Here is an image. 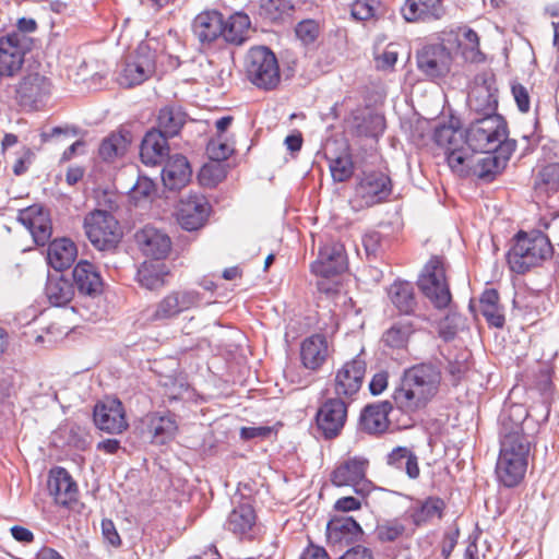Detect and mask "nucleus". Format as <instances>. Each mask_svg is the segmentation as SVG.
I'll use <instances>...</instances> for the list:
<instances>
[{"instance_id":"f704fd0d","label":"nucleus","mask_w":559,"mask_h":559,"mask_svg":"<svg viewBox=\"0 0 559 559\" xmlns=\"http://www.w3.org/2000/svg\"><path fill=\"white\" fill-rule=\"evenodd\" d=\"M73 280L81 294L94 296L100 292L102 280L95 266L87 261H80L73 270Z\"/></svg>"},{"instance_id":"09e8293b","label":"nucleus","mask_w":559,"mask_h":559,"mask_svg":"<svg viewBox=\"0 0 559 559\" xmlns=\"http://www.w3.org/2000/svg\"><path fill=\"white\" fill-rule=\"evenodd\" d=\"M537 186L546 191L556 192L559 190V164L545 166L539 175Z\"/></svg>"},{"instance_id":"69168bd1","label":"nucleus","mask_w":559,"mask_h":559,"mask_svg":"<svg viewBox=\"0 0 559 559\" xmlns=\"http://www.w3.org/2000/svg\"><path fill=\"white\" fill-rule=\"evenodd\" d=\"M37 28V23L33 19L22 17L19 19L16 23V28L8 32L7 34H20L24 37H31L29 35L34 33Z\"/></svg>"},{"instance_id":"7c9ffc66","label":"nucleus","mask_w":559,"mask_h":559,"mask_svg":"<svg viewBox=\"0 0 559 559\" xmlns=\"http://www.w3.org/2000/svg\"><path fill=\"white\" fill-rule=\"evenodd\" d=\"M167 136L157 130L148 131L141 143L140 156L145 165H157L168 155Z\"/></svg>"},{"instance_id":"dca6fc26","label":"nucleus","mask_w":559,"mask_h":559,"mask_svg":"<svg viewBox=\"0 0 559 559\" xmlns=\"http://www.w3.org/2000/svg\"><path fill=\"white\" fill-rule=\"evenodd\" d=\"M366 373V361L359 356L336 370L333 391L338 399L352 400L360 390Z\"/></svg>"},{"instance_id":"58836bf2","label":"nucleus","mask_w":559,"mask_h":559,"mask_svg":"<svg viewBox=\"0 0 559 559\" xmlns=\"http://www.w3.org/2000/svg\"><path fill=\"white\" fill-rule=\"evenodd\" d=\"M45 293L51 305L62 307L72 300L74 288L69 280L62 276H50L48 277Z\"/></svg>"},{"instance_id":"4be33fe9","label":"nucleus","mask_w":559,"mask_h":559,"mask_svg":"<svg viewBox=\"0 0 559 559\" xmlns=\"http://www.w3.org/2000/svg\"><path fill=\"white\" fill-rule=\"evenodd\" d=\"M94 421L100 430L108 433H121L128 427L124 409L117 399H106L97 403L94 408Z\"/></svg>"},{"instance_id":"6ab92c4d","label":"nucleus","mask_w":559,"mask_h":559,"mask_svg":"<svg viewBox=\"0 0 559 559\" xmlns=\"http://www.w3.org/2000/svg\"><path fill=\"white\" fill-rule=\"evenodd\" d=\"M210 209L205 197L197 193L189 194L180 201L177 213L178 223L186 230H197L204 226Z\"/></svg>"},{"instance_id":"8fccbe9b","label":"nucleus","mask_w":559,"mask_h":559,"mask_svg":"<svg viewBox=\"0 0 559 559\" xmlns=\"http://www.w3.org/2000/svg\"><path fill=\"white\" fill-rule=\"evenodd\" d=\"M206 152L212 160L219 162L227 159L233 154L234 146L222 135H217L209 142Z\"/></svg>"},{"instance_id":"4d7b16f0","label":"nucleus","mask_w":559,"mask_h":559,"mask_svg":"<svg viewBox=\"0 0 559 559\" xmlns=\"http://www.w3.org/2000/svg\"><path fill=\"white\" fill-rule=\"evenodd\" d=\"M261 8L270 19L276 20L292 7L286 0H261Z\"/></svg>"},{"instance_id":"aec40b11","label":"nucleus","mask_w":559,"mask_h":559,"mask_svg":"<svg viewBox=\"0 0 559 559\" xmlns=\"http://www.w3.org/2000/svg\"><path fill=\"white\" fill-rule=\"evenodd\" d=\"M347 267L345 248L341 242L330 241L320 248L317 261L311 264L314 274L330 277L344 272Z\"/></svg>"},{"instance_id":"9b49d317","label":"nucleus","mask_w":559,"mask_h":559,"mask_svg":"<svg viewBox=\"0 0 559 559\" xmlns=\"http://www.w3.org/2000/svg\"><path fill=\"white\" fill-rule=\"evenodd\" d=\"M391 180L382 173L364 174L352 200L353 207L360 210L379 204L391 194Z\"/></svg>"},{"instance_id":"5fc2aeb1","label":"nucleus","mask_w":559,"mask_h":559,"mask_svg":"<svg viewBox=\"0 0 559 559\" xmlns=\"http://www.w3.org/2000/svg\"><path fill=\"white\" fill-rule=\"evenodd\" d=\"M296 36L306 45L313 43L319 36V24L313 20H305L296 26Z\"/></svg>"},{"instance_id":"c9c22d12","label":"nucleus","mask_w":559,"mask_h":559,"mask_svg":"<svg viewBox=\"0 0 559 559\" xmlns=\"http://www.w3.org/2000/svg\"><path fill=\"white\" fill-rule=\"evenodd\" d=\"M168 267L162 260L144 261L138 270V282L147 289H158L165 285Z\"/></svg>"},{"instance_id":"e2e57ef3","label":"nucleus","mask_w":559,"mask_h":559,"mask_svg":"<svg viewBox=\"0 0 559 559\" xmlns=\"http://www.w3.org/2000/svg\"><path fill=\"white\" fill-rule=\"evenodd\" d=\"M512 94L516 102L519 109L522 112H527L530 110V95L527 90L521 84L512 85Z\"/></svg>"},{"instance_id":"603ef678","label":"nucleus","mask_w":559,"mask_h":559,"mask_svg":"<svg viewBox=\"0 0 559 559\" xmlns=\"http://www.w3.org/2000/svg\"><path fill=\"white\" fill-rule=\"evenodd\" d=\"M225 177V170L218 163L204 165L199 173L201 185L206 187H215Z\"/></svg>"},{"instance_id":"ea45409f","label":"nucleus","mask_w":559,"mask_h":559,"mask_svg":"<svg viewBox=\"0 0 559 559\" xmlns=\"http://www.w3.org/2000/svg\"><path fill=\"white\" fill-rule=\"evenodd\" d=\"M255 523V513L250 503L234 508L227 520V528L237 535H246Z\"/></svg>"},{"instance_id":"4468645a","label":"nucleus","mask_w":559,"mask_h":559,"mask_svg":"<svg viewBox=\"0 0 559 559\" xmlns=\"http://www.w3.org/2000/svg\"><path fill=\"white\" fill-rule=\"evenodd\" d=\"M33 46L32 37L20 34H3L0 36V73L13 76L21 70L25 56Z\"/></svg>"},{"instance_id":"7ed1b4c3","label":"nucleus","mask_w":559,"mask_h":559,"mask_svg":"<svg viewBox=\"0 0 559 559\" xmlns=\"http://www.w3.org/2000/svg\"><path fill=\"white\" fill-rule=\"evenodd\" d=\"M554 254L549 236L539 230L520 231L508 251L507 261L512 272L524 274L540 266Z\"/></svg>"},{"instance_id":"338daca9","label":"nucleus","mask_w":559,"mask_h":559,"mask_svg":"<svg viewBox=\"0 0 559 559\" xmlns=\"http://www.w3.org/2000/svg\"><path fill=\"white\" fill-rule=\"evenodd\" d=\"M388 372L380 371L376 373L369 384L371 394L379 395L388 388Z\"/></svg>"},{"instance_id":"79ce46f5","label":"nucleus","mask_w":559,"mask_h":559,"mask_svg":"<svg viewBox=\"0 0 559 559\" xmlns=\"http://www.w3.org/2000/svg\"><path fill=\"white\" fill-rule=\"evenodd\" d=\"M414 332V326L409 320H401L393 323L388 330H385L382 334V343L384 346L401 349L404 348L411 335Z\"/></svg>"},{"instance_id":"c756f323","label":"nucleus","mask_w":559,"mask_h":559,"mask_svg":"<svg viewBox=\"0 0 559 559\" xmlns=\"http://www.w3.org/2000/svg\"><path fill=\"white\" fill-rule=\"evenodd\" d=\"M223 15L217 11L202 12L193 21V33L202 44H210L223 36Z\"/></svg>"},{"instance_id":"c85d7f7f","label":"nucleus","mask_w":559,"mask_h":559,"mask_svg":"<svg viewBox=\"0 0 559 559\" xmlns=\"http://www.w3.org/2000/svg\"><path fill=\"white\" fill-rule=\"evenodd\" d=\"M407 22L439 20L444 15L440 0H406L401 9Z\"/></svg>"},{"instance_id":"423d86ee","label":"nucleus","mask_w":559,"mask_h":559,"mask_svg":"<svg viewBox=\"0 0 559 559\" xmlns=\"http://www.w3.org/2000/svg\"><path fill=\"white\" fill-rule=\"evenodd\" d=\"M532 442L518 441L511 437L500 439L496 475L503 486L509 488L515 487L524 478Z\"/></svg>"},{"instance_id":"6e6552de","label":"nucleus","mask_w":559,"mask_h":559,"mask_svg":"<svg viewBox=\"0 0 559 559\" xmlns=\"http://www.w3.org/2000/svg\"><path fill=\"white\" fill-rule=\"evenodd\" d=\"M248 79L258 87L270 90L280 82V69L275 55L266 47H253L246 57Z\"/></svg>"},{"instance_id":"a878e982","label":"nucleus","mask_w":559,"mask_h":559,"mask_svg":"<svg viewBox=\"0 0 559 559\" xmlns=\"http://www.w3.org/2000/svg\"><path fill=\"white\" fill-rule=\"evenodd\" d=\"M467 104L471 110L487 115H496L495 111L497 109V88L492 81L483 80L479 82L476 80L474 86L472 87Z\"/></svg>"},{"instance_id":"2eb2a0df","label":"nucleus","mask_w":559,"mask_h":559,"mask_svg":"<svg viewBox=\"0 0 559 559\" xmlns=\"http://www.w3.org/2000/svg\"><path fill=\"white\" fill-rule=\"evenodd\" d=\"M201 304V295L193 289L174 290L159 300L150 314V320L168 321Z\"/></svg>"},{"instance_id":"bb28decb","label":"nucleus","mask_w":559,"mask_h":559,"mask_svg":"<svg viewBox=\"0 0 559 559\" xmlns=\"http://www.w3.org/2000/svg\"><path fill=\"white\" fill-rule=\"evenodd\" d=\"M48 488L58 504L69 506L76 500L78 487L71 475L62 467L51 469Z\"/></svg>"},{"instance_id":"0e129e2a","label":"nucleus","mask_w":559,"mask_h":559,"mask_svg":"<svg viewBox=\"0 0 559 559\" xmlns=\"http://www.w3.org/2000/svg\"><path fill=\"white\" fill-rule=\"evenodd\" d=\"M272 433V428L267 426L259 427H242L240 429V437L243 440H250L254 438H266Z\"/></svg>"},{"instance_id":"3c124183","label":"nucleus","mask_w":559,"mask_h":559,"mask_svg":"<svg viewBox=\"0 0 559 559\" xmlns=\"http://www.w3.org/2000/svg\"><path fill=\"white\" fill-rule=\"evenodd\" d=\"M154 193V181L147 177L140 176L131 188L129 195L135 204H139L142 201L148 200Z\"/></svg>"},{"instance_id":"f8f14e48","label":"nucleus","mask_w":559,"mask_h":559,"mask_svg":"<svg viewBox=\"0 0 559 559\" xmlns=\"http://www.w3.org/2000/svg\"><path fill=\"white\" fill-rule=\"evenodd\" d=\"M50 94V80L37 72L27 73L15 85L16 102L28 110H38L44 107Z\"/></svg>"},{"instance_id":"2f4dec72","label":"nucleus","mask_w":559,"mask_h":559,"mask_svg":"<svg viewBox=\"0 0 559 559\" xmlns=\"http://www.w3.org/2000/svg\"><path fill=\"white\" fill-rule=\"evenodd\" d=\"M361 533L360 525L350 516H334L326 525V536L332 544H349Z\"/></svg>"},{"instance_id":"cd10ccee","label":"nucleus","mask_w":559,"mask_h":559,"mask_svg":"<svg viewBox=\"0 0 559 559\" xmlns=\"http://www.w3.org/2000/svg\"><path fill=\"white\" fill-rule=\"evenodd\" d=\"M191 178V168L183 155L175 154L168 158L163 171L162 180L169 190L183 188Z\"/></svg>"},{"instance_id":"20e7f679","label":"nucleus","mask_w":559,"mask_h":559,"mask_svg":"<svg viewBox=\"0 0 559 559\" xmlns=\"http://www.w3.org/2000/svg\"><path fill=\"white\" fill-rule=\"evenodd\" d=\"M157 46L156 40L150 39L127 55L117 66V83L122 87H133L152 78L156 70Z\"/></svg>"},{"instance_id":"6e6d98bb","label":"nucleus","mask_w":559,"mask_h":559,"mask_svg":"<svg viewBox=\"0 0 559 559\" xmlns=\"http://www.w3.org/2000/svg\"><path fill=\"white\" fill-rule=\"evenodd\" d=\"M460 321L461 318L457 314H448L439 322V335L445 341L452 340L459 330Z\"/></svg>"},{"instance_id":"864d4df0","label":"nucleus","mask_w":559,"mask_h":559,"mask_svg":"<svg viewBox=\"0 0 559 559\" xmlns=\"http://www.w3.org/2000/svg\"><path fill=\"white\" fill-rule=\"evenodd\" d=\"M405 526L397 520L379 524L376 530L377 537L381 542H394L403 535Z\"/></svg>"},{"instance_id":"a19ab883","label":"nucleus","mask_w":559,"mask_h":559,"mask_svg":"<svg viewBox=\"0 0 559 559\" xmlns=\"http://www.w3.org/2000/svg\"><path fill=\"white\" fill-rule=\"evenodd\" d=\"M158 129L165 136H175L186 122V114L180 107L167 106L159 110Z\"/></svg>"},{"instance_id":"de8ad7c7","label":"nucleus","mask_w":559,"mask_h":559,"mask_svg":"<svg viewBox=\"0 0 559 559\" xmlns=\"http://www.w3.org/2000/svg\"><path fill=\"white\" fill-rule=\"evenodd\" d=\"M330 171L334 181L343 182L350 178L354 166L348 155H341L330 160Z\"/></svg>"},{"instance_id":"e433bc0d","label":"nucleus","mask_w":559,"mask_h":559,"mask_svg":"<svg viewBox=\"0 0 559 559\" xmlns=\"http://www.w3.org/2000/svg\"><path fill=\"white\" fill-rule=\"evenodd\" d=\"M388 295L392 304L401 313L409 314L414 311L416 299L412 283L406 281H395L390 286Z\"/></svg>"},{"instance_id":"f257e3e1","label":"nucleus","mask_w":559,"mask_h":559,"mask_svg":"<svg viewBox=\"0 0 559 559\" xmlns=\"http://www.w3.org/2000/svg\"><path fill=\"white\" fill-rule=\"evenodd\" d=\"M436 145L442 151L452 171L460 176L473 174L489 179L500 173L507 165L510 147L491 153L469 152L466 148L463 131L453 126H440L433 133Z\"/></svg>"},{"instance_id":"473e14b6","label":"nucleus","mask_w":559,"mask_h":559,"mask_svg":"<svg viewBox=\"0 0 559 559\" xmlns=\"http://www.w3.org/2000/svg\"><path fill=\"white\" fill-rule=\"evenodd\" d=\"M392 409L390 402L367 405L360 415L361 429L368 433H381L389 427L388 415Z\"/></svg>"},{"instance_id":"72a5a7b5","label":"nucleus","mask_w":559,"mask_h":559,"mask_svg":"<svg viewBox=\"0 0 559 559\" xmlns=\"http://www.w3.org/2000/svg\"><path fill=\"white\" fill-rule=\"evenodd\" d=\"M78 250L75 243L67 238L56 239L50 242L47 252V260L51 267L57 271L68 269L75 261Z\"/></svg>"},{"instance_id":"37998d69","label":"nucleus","mask_w":559,"mask_h":559,"mask_svg":"<svg viewBox=\"0 0 559 559\" xmlns=\"http://www.w3.org/2000/svg\"><path fill=\"white\" fill-rule=\"evenodd\" d=\"M388 464L396 469L405 471L409 478L419 476L417 456L405 447H397L388 455Z\"/></svg>"},{"instance_id":"774afa93","label":"nucleus","mask_w":559,"mask_h":559,"mask_svg":"<svg viewBox=\"0 0 559 559\" xmlns=\"http://www.w3.org/2000/svg\"><path fill=\"white\" fill-rule=\"evenodd\" d=\"M340 559H374L371 549L358 545L348 549Z\"/></svg>"},{"instance_id":"f03ea898","label":"nucleus","mask_w":559,"mask_h":559,"mask_svg":"<svg viewBox=\"0 0 559 559\" xmlns=\"http://www.w3.org/2000/svg\"><path fill=\"white\" fill-rule=\"evenodd\" d=\"M441 372L432 364H418L404 370L393 401L406 414L425 408L439 392Z\"/></svg>"},{"instance_id":"39448f33","label":"nucleus","mask_w":559,"mask_h":559,"mask_svg":"<svg viewBox=\"0 0 559 559\" xmlns=\"http://www.w3.org/2000/svg\"><path fill=\"white\" fill-rule=\"evenodd\" d=\"M466 148L469 152L491 153L506 151L507 124L499 115H487L473 121L463 132Z\"/></svg>"},{"instance_id":"052dcab7","label":"nucleus","mask_w":559,"mask_h":559,"mask_svg":"<svg viewBox=\"0 0 559 559\" xmlns=\"http://www.w3.org/2000/svg\"><path fill=\"white\" fill-rule=\"evenodd\" d=\"M381 235L378 231H368L362 237V245L367 255H376L381 247Z\"/></svg>"},{"instance_id":"f3484780","label":"nucleus","mask_w":559,"mask_h":559,"mask_svg":"<svg viewBox=\"0 0 559 559\" xmlns=\"http://www.w3.org/2000/svg\"><path fill=\"white\" fill-rule=\"evenodd\" d=\"M500 439L511 437L518 441H533V435L528 432L530 426L528 412L522 404H511L506 406L500 414Z\"/></svg>"},{"instance_id":"0eeeda50","label":"nucleus","mask_w":559,"mask_h":559,"mask_svg":"<svg viewBox=\"0 0 559 559\" xmlns=\"http://www.w3.org/2000/svg\"><path fill=\"white\" fill-rule=\"evenodd\" d=\"M369 460L362 455L343 459L331 473V483L336 487H352L358 495H368L373 486L367 478Z\"/></svg>"},{"instance_id":"4c0bfd02","label":"nucleus","mask_w":559,"mask_h":559,"mask_svg":"<svg viewBox=\"0 0 559 559\" xmlns=\"http://www.w3.org/2000/svg\"><path fill=\"white\" fill-rule=\"evenodd\" d=\"M250 19L245 13H235L224 21L223 38L230 44L240 45L250 32Z\"/></svg>"},{"instance_id":"412c9836","label":"nucleus","mask_w":559,"mask_h":559,"mask_svg":"<svg viewBox=\"0 0 559 559\" xmlns=\"http://www.w3.org/2000/svg\"><path fill=\"white\" fill-rule=\"evenodd\" d=\"M135 242L140 251L152 260H164L171 249V240L163 230L153 226H144L135 233Z\"/></svg>"},{"instance_id":"680f3d73","label":"nucleus","mask_w":559,"mask_h":559,"mask_svg":"<svg viewBox=\"0 0 559 559\" xmlns=\"http://www.w3.org/2000/svg\"><path fill=\"white\" fill-rule=\"evenodd\" d=\"M102 533L108 544L114 547L120 546L121 539L111 520L105 519L102 521Z\"/></svg>"},{"instance_id":"13d9d810","label":"nucleus","mask_w":559,"mask_h":559,"mask_svg":"<svg viewBox=\"0 0 559 559\" xmlns=\"http://www.w3.org/2000/svg\"><path fill=\"white\" fill-rule=\"evenodd\" d=\"M374 0H356L352 5L354 19L365 21L374 14Z\"/></svg>"},{"instance_id":"ddd939ff","label":"nucleus","mask_w":559,"mask_h":559,"mask_svg":"<svg viewBox=\"0 0 559 559\" xmlns=\"http://www.w3.org/2000/svg\"><path fill=\"white\" fill-rule=\"evenodd\" d=\"M419 72L431 81L445 78L452 68L453 55L442 44H430L418 50L416 56Z\"/></svg>"},{"instance_id":"5701e85b","label":"nucleus","mask_w":559,"mask_h":559,"mask_svg":"<svg viewBox=\"0 0 559 559\" xmlns=\"http://www.w3.org/2000/svg\"><path fill=\"white\" fill-rule=\"evenodd\" d=\"M143 424L153 444H166L173 441L178 432L176 416L170 413L148 414L144 417Z\"/></svg>"},{"instance_id":"c03bdc74","label":"nucleus","mask_w":559,"mask_h":559,"mask_svg":"<svg viewBox=\"0 0 559 559\" xmlns=\"http://www.w3.org/2000/svg\"><path fill=\"white\" fill-rule=\"evenodd\" d=\"M444 509V502L439 498H428L420 506L412 511V520L415 525L420 526L435 520H440Z\"/></svg>"},{"instance_id":"bf43d9fd","label":"nucleus","mask_w":559,"mask_h":559,"mask_svg":"<svg viewBox=\"0 0 559 559\" xmlns=\"http://www.w3.org/2000/svg\"><path fill=\"white\" fill-rule=\"evenodd\" d=\"M399 53L394 46L391 44L377 58V68L380 70H391L397 61Z\"/></svg>"},{"instance_id":"393cba45","label":"nucleus","mask_w":559,"mask_h":559,"mask_svg":"<svg viewBox=\"0 0 559 559\" xmlns=\"http://www.w3.org/2000/svg\"><path fill=\"white\" fill-rule=\"evenodd\" d=\"M330 355L329 343L322 334H313L305 338L300 346V359L306 369L319 370Z\"/></svg>"},{"instance_id":"a18cd8bd","label":"nucleus","mask_w":559,"mask_h":559,"mask_svg":"<svg viewBox=\"0 0 559 559\" xmlns=\"http://www.w3.org/2000/svg\"><path fill=\"white\" fill-rule=\"evenodd\" d=\"M499 295L495 289H486L479 300L480 312L487 319V321L496 326L501 328L504 323V318L500 311Z\"/></svg>"},{"instance_id":"9d476101","label":"nucleus","mask_w":559,"mask_h":559,"mask_svg":"<svg viewBox=\"0 0 559 559\" xmlns=\"http://www.w3.org/2000/svg\"><path fill=\"white\" fill-rule=\"evenodd\" d=\"M418 286L436 308H445L451 302L452 296L445 278V269L440 258L433 257L428 261L418 280Z\"/></svg>"},{"instance_id":"a211bd4d","label":"nucleus","mask_w":559,"mask_h":559,"mask_svg":"<svg viewBox=\"0 0 559 559\" xmlns=\"http://www.w3.org/2000/svg\"><path fill=\"white\" fill-rule=\"evenodd\" d=\"M347 418V402L343 399H328L317 414L318 428L326 439L340 435Z\"/></svg>"},{"instance_id":"1a4fd4ad","label":"nucleus","mask_w":559,"mask_h":559,"mask_svg":"<svg viewBox=\"0 0 559 559\" xmlns=\"http://www.w3.org/2000/svg\"><path fill=\"white\" fill-rule=\"evenodd\" d=\"M84 229L91 243L98 250L115 248L122 236L115 216L102 210H95L85 216Z\"/></svg>"},{"instance_id":"49530a36","label":"nucleus","mask_w":559,"mask_h":559,"mask_svg":"<svg viewBox=\"0 0 559 559\" xmlns=\"http://www.w3.org/2000/svg\"><path fill=\"white\" fill-rule=\"evenodd\" d=\"M129 141L121 133H112L103 140L99 146V156L107 162L122 156L127 151Z\"/></svg>"},{"instance_id":"b1692460","label":"nucleus","mask_w":559,"mask_h":559,"mask_svg":"<svg viewBox=\"0 0 559 559\" xmlns=\"http://www.w3.org/2000/svg\"><path fill=\"white\" fill-rule=\"evenodd\" d=\"M19 222L29 231L36 245H45L51 236V222L41 206L32 205L20 211Z\"/></svg>"}]
</instances>
